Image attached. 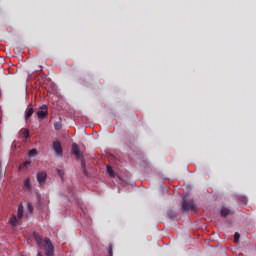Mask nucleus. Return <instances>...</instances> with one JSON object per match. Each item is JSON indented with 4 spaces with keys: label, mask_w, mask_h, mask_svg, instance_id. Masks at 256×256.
Here are the masks:
<instances>
[{
    "label": "nucleus",
    "mask_w": 256,
    "mask_h": 256,
    "mask_svg": "<svg viewBox=\"0 0 256 256\" xmlns=\"http://www.w3.org/2000/svg\"><path fill=\"white\" fill-rule=\"evenodd\" d=\"M33 238L35 239L38 247L45 250L46 256L55 255V248L53 247V243H51V240L49 238L43 239L39 232H34Z\"/></svg>",
    "instance_id": "nucleus-1"
},
{
    "label": "nucleus",
    "mask_w": 256,
    "mask_h": 256,
    "mask_svg": "<svg viewBox=\"0 0 256 256\" xmlns=\"http://www.w3.org/2000/svg\"><path fill=\"white\" fill-rule=\"evenodd\" d=\"M182 211H195V202H193V200L187 201L184 199H182V207H181Z\"/></svg>",
    "instance_id": "nucleus-2"
},
{
    "label": "nucleus",
    "mask_w": 256,
    "mask_h": 256,
    "mask_svg": "<svg viewBox=\"0 0 256 256\" xmlns=\"http://www.w3.org/2000/svg\"><path fill=\"white\" fill-rule=\"evenodd\" d=\"M38 119H47L49 112L47 111V105L43 104L40 106V110L36 113Z\"/></svg>",
    "instance_id": "nucleus-3"
},
{
    "label": "nucleus",
    "mask_w": 256,
    "mask_h": 256,
    "mask_svg": "<svg viewBox=\"0 0 256 256\" xmlns=\"http://www.w3.org/2000/svg\"><path fill=\"white\" fill-rule=\"evenodd\" d=\"M52 147H53V150L55 151V153L57 155H59V157L63 156V148L61 147V142L54 141Z\"/></svg>",
    "instance_id": "nucleus-4"
},
{
    "label": "nucleus",
    "mask_w": 256,
    "mask_h": 256,
    "mask_svg": "<svg viewBox=\"0 0 256 256\" xmlns=\"http://www.w3.org/2000/svg\"><path fill=\"white\" fill-rule=\"evenodd\" d=\"M37 181L41 186L45 185V181H47V172H38Z\"/></svg>",
    "instance_id": "nucleus-5"
},
{
    "label": "nucleus",
    "mask_w": 256,
    "mask_h": 256,
    "mask_svg": "<svg viewBox=\"0 0 256 256\" xmlns=\"http://www.w3.org/2000/svg\"><path fill=\"white\" fill-rule=\"evenodd\" d=\"M72 152L76 156L77 159H81V161H83V156L81 155V150L79 149V145L74 143L72 145Z\"/></svg>",
    "instance_id": "nucleus-6"
},
{
    "label": "nucleus",
    "mask_w": 256,
    "mask_h": 256,
    "mask_svg": "<svg viewBox=\"0 0 256 256\" xmlns=\"http://www.w3.org/2000/svg\"><path fill=\"white\" fill-rule=\"evenodd\" d=\"M20 221H21V219H19L17 216H15V214H13V215L10 217L8 223H10V225H11L12 227H17V225H19Z\"/></svg>",
    "instance_id": "nucleus-7"
},
{
    "label": "nucleus",
    "mask_w": 256,
    "mask_h": 256,
    "mask_svg": "<svg viewBox=\"0 0 256 256\" xmlns=\"http://www.w3.org/2000/svg\"><path fill=\"white\" fill-rule=\"evenodd\" d=\"M33 113H35V110L33 108H28L26 110L25 120L29 121V119H31V117L33 116Z\"/></svg>",
    "instance_id": "nucleus-8"
},
{
    "label": "nucleus",
    "mask_w": 256,
    "mask_h": 256,
    "mask_svg": "<svg viewBox=\"0 0 256 256\" xmlns=\"http://www.w3.org/2000/svg\"><path fill=\"white\" fill-rule=\"evenodd\" d=\"M81 167H82V173L86 177H89V172L87 171V168L85 166V160H81Z\"/></svg>",
    "instance_id": "nucleus-9"
},
{
    "label": "nucleus",
    "mask_w": 256,
    "mask_h": 256,
    "mask_svg": "<svg viewBox=\"0 0 256 256\" xmlns=\"http://www.w3.org/2000/svg\"><path fill=\"white\" fill-rule=\"evenodd\" d=\"M24 187L25 189H27L28 191H31V179L30 178H26L24 181Z\"/></svg>",
    "instance_id": "nucleus-10"
},
{
    "label": "nucleus",
    "mask_w": 256,
    "mask_h": 256,
    "mask_svg": "<svg viewBox=\"0 0 256 256\" xmlns=\"http://www.w3.org/2000/svg\"><path fill=\"white\" fill-rule=\"evenodd\" d=\"M18 219H23V205L18 206L17 216Z\"/></svg>",
    "instance_id": "nucleus-11"
},
{
    "label": "nucleus",
    "mask_w": 256,
    "mask_h": 256,
    "mask_svg": "<svg viewBox=\"0 0 256 256\" xmlns=\"http://www.w3.org/2000/svg\"><path fill=\"white\" fill-rule=\"evenodd\" d=\"M21 136H22L24 139H29V137H30L29 129H23V130H22V133H21Z\"/></svg>",
    "instance_id": "nucleus-12"
},
{
    "label": "nucleus",
    "mask_w": 256,
    "mask_h": 256,
    "mask_svg": "<svg viewBox=\"0 0 256 256\" xmlns=\"http://www.w3.org/2000/svg\"><path fill=\"white\" fill-rule=\"evenodd\" d=\"M229 213H230V210H229V209L223 208V209L221 210V212H220V215H221V217H227V215H229Z\"/></svg>",
    "instance_id": "nucleus-13"
},
{
    "label": "nucleus",
    "mask_w": 256,
    "mask_h": 256,
    "mask_svg": "<svg viewBox=\"0 0 256 256\" xmlns=\"http://www.w3.org/2000/svg\"><path fill=\"white\" fill-rule=\"evenodd\" d=\"M107 173L110 177H115V172H113V168H111V166H107Z\"/></svg>",
    "instance_id": "nucleus-14"
},
{
    "label": "nucleus",
    "mask_w": 256,
    "mask_h": 256,
    "mask_svg": "<svg viewBox=\"0 0 256 256\" xmlns=\"http://www.w3.org/2000/svg\"><path fill=\"white\" fill-rule=\"evenodd\" d=\"M37 153H39V152L37 151V149H32V150H30V151L28 152V155H29V157H35V155H37Z\"/></svg>",
    "instance_id": "nucleus-15"
},
{
    "label": "nucleus",
    "mask_w": 256,
    "mask_h": 256,
    "mask_svg": "<svg viewBox=\"0 0 256 256\" xmlns=\"http://www.w3.org/2000/svg\"><path fill=\"white\" fill-rule=\"evenodd\" d=\"M168 217H170V219H175V217H177V214L173 210H169Z\"/></svg>",
    "instance_id": "nucleus-16"
},
{
    "label": "nucleus",
    "mask_w": 256,
    "mask_h": 256,
    "mask_svg": "<svg viewBox=\"0 0 256 256\" xmlns=\"http://www.w3.org/2000/svg\"><path fill=\"white\" fill-rule=\"evenodd\" d=\"M239 239H241V234L235 232L234 234V243H239Z\"/></svg>",
    "instance_id": "nucleus-17"
},
{
    "label": "nucleus",
    "mask_w": 256,
    "mask_h": 256,
    "mask_svg": "<svg viewBox=\"0 0 256 256\" xmlns=\"http://www.w3.org/2000/svg\"><path fill=\"white\" fill-rule=\"evenodd\" d=\"M27 210L29 211L30 215L33 213V204L31 202L27 203Z\"/></svg>",
    "instance_id": "nucleus-18"
},
{
    "label": "nucleus",
    "mask_w": 256,
    "mask_h": 256,
    "mask_svg": "<svg viewBox=\"0 0 256 256\" xmlns=\"http://www.w3.org/2000/svg\"><path fill=\"white\" fill-rule=\"evenodd\" d=\"M27 165H31V161H29V160L25 161L23 164L20 165V169H25V167H27Z\"/></svg>",
    "instance_id": "nucleus-19"
},
{
    "label": "nucleus",
    "mask_w": 256,
    "mask_h": 256,
    "mask_svg": "<svg viewBox=\"0 0 256 256\" xmlns=\"http://www.w3.org/2000/svg\"><path fill=\"white\" fill-rule=\"evenodd\" d=\"M240 203H243V205H247V197H240Z\"/></svg>",
    "instance_id": "nucleus-20"
},
{
    "label": "nucleus",
    "mask_w": 256,
    "mask_h": 256,
    "mask_svg": "<svg viewBox=\"0 0 256 256\" xmlns=\"http://www.w3.org/2000/svg\"><path fill=\"white\" fill-rule=\"evenodd\" d=\"M108 253L110 256H113V246H109Z\"/></svg>",
    "instance_id": "nucleus-21"
},
{
    "label": "nucleus",
    "mask_w": 256,
    "mask_h": 256,
    "mask_svg": "<svg viewBox=\"0 0 256 256\" xmlns=\"http://www.w3.org/2000/svg\"><path fill=\"white\" fill-rule=\"evenodd\" d=\"M54 128L56 129V131H59L61 129V125L60 124H55Z\"/></svg>",
    "instance_id": "nucleus-22"
},
{
    "label": "nucleus",
    "mask_w": 256,
    "mask_h": 256,
    "mask_svg": "<svg viewBox=\"0 0 256 256\" xmlns=\"http://www.w3.org/2000/svg\"><path fill=\"white\" fill-rule=\"evenodd\" d=\"M59 177H63V171L57 170Z\"/></svg>",
    "instance_id": "nucleus-23"
},
{
    "label": "nucleus",
    "mask_w": 256,
    "mask_h": 256,
    "mask_svg": "<svg viewBox=\"0 0 256 256\" xmlns=\"http://www.w3.org/2000/svg\"><path fill=\"white\" fill-rule=\"evenodd\" d=\"M38 256H43V255H41V252H38Z\"/></svg>",
    "instance_id": "nucleus-24"
},
{
    "label": "nucleus",
    "mask_w": 256,
    "mask_h": 256,
    "mask_svg": "<svg viewBox=\"0 0 256 256\" xmlns=\"http://www.w3.org/2000/svg\"><path fill=\"white\" fill-rule=\"evenodd\" d=\"M0 167H1V162H0Z\"/></svg>",
    "instance_id": "nucleus-25"
}]
</instances>
